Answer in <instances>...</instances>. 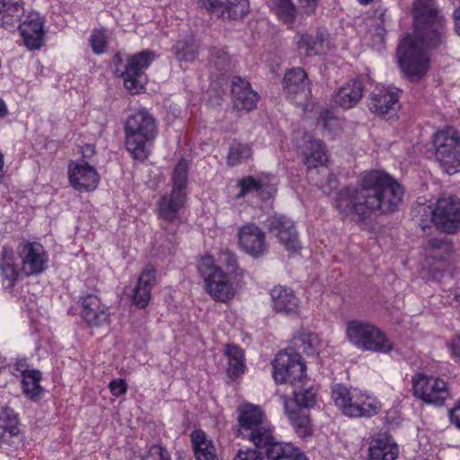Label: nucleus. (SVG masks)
Masks as SVG:
<instances>
[{
  "label": "nucleus",
  "mask_w": 460,
  "mask_h": 460,
  "mask_svg": "<svg viewBox=\"0 0 460 460\" xmlns=\"http://www.w3.org/2000/svg\"><path fill=\"white\" fill-rule=\"evenodd\" d=\"M414 35H406L397 49L402 72L411 80H420L429 70L428 50L447 43V28L435 0H415L412 8Z\"/></svg>",
  "instance_id": "obj_1"
},
{
  "label": "nucleus",
  "mask_w": 460,
  "mask_h": 460,
  "mask_svg": "<svg viewBox=\"0 0 460 460\" xmlns=\"http://www.w3.org/2000/svg\"><path fill=\"white\" fill-rule=\"evenodd\" d=\"M402 187L382 171L366 172L358 186L342 188L335 203L340 213L363 221L372 213L387 214L395 211L402 202Z\"/></svg>",
  "instance_id": "obj_2"
},
{
  "label": "nucleus",
  "mask_w": 460,
  "mask_h": 460,
  "mask_svg": "<svg viewBox=\"0 0 460 460\" xmlns=\"http://www.w3.org/2000/svg\"><path fill=\"white\" fill-rule=\"evenodd\" d=\"M126 148L132 158L140 162L149 155V145L156 136L155 119L145 110L131 115L125 125Z\"/></svg>",
  "instance_id": "obj_3"
},
{
  "label": "nucleus",
  "mask_w": 460,
  "mask_h": 460,
  "mask_svg": "<svg viewBox=\"0 0 460 460\" xmlns=\"http://www.w3.org/2000/svg\"><path fill=\"white\" fill-rule=\"evenodd\" d=\"M346 336L357 349L376 353H389L393 342L376 326L363 321L353 320L347 323Z\"/></svg>",
  "instance_id": "obj_4"
},
{
  "label": "nucleus",
  "mask_w": 460,
  "mask_h": 460,
  "mask_svg": "<svg viewBox=\"0 0 460 460\" xmlns=\"http://www.w3.org/2000/svg\"><path fill=\"white\" fill-rule=\"evenodd\" d=\"M238 422V435L252 442L257 448L273 437L272 427L259 406L246 404L240 407Z\"/></svg>",
  "instance_id": "obj_5"
},
{
  "label": "nucleus",
  "mask_w": 460,
  "mask_h": 460,
  "mask_svg": "<svg viewBox=\"0 0 460 460\" xmlns=\"http://www.w3.org/2000/svg\"><path fill=\"white\" fill-rule=\"evenodd\" d=\"M188 182V163L181 159L172 173V190L170 194L164 195L158 201V216L163 220L172 223L177 213L185 204V188Z\"/></svg>",
  "instance_id": "obj_6"
},
{
  "label": "nucleus",
  "mask_w": 460,
  "mask_h": 460,
  "mask_svg": "<svg viewBox=\"0 0 460 460\" xmlns=\"http://www.w3.org/2000/svg\"><path fill=\"white\" fill-rule=\"evenodd\" d=\"M436 160L445 172L453 174L460 166V136L451 127L438 131L433 137Z\"/></svg>",
  "instance_id": "obj_7"
},
{
  "label": "nucleus",
  "mask_w": 460,
  "mask_h": 460,
  "mask_svg": "<svg viewBox=\"0 0 460 460\" xmlns=\"http://www.w3.org/2000/svg\"><path fill=\"white\" fill-rule=\"evenodd\" d=\"M305 368L300 354L289 348L276 355L272 363L273 378L278 384L288 383L296 386L305 379Z\"/></svg>",
  "instance_id": "obj_8"
},
{
  "label": "nucleus",
  "mask_w": 460,
  "mask_h": 460,
  "mask_svg": "<svg viewBox=\"0 0 460 460\" xmlns=\"http://www.w3.org/2000/svg\"><path fill=\"white\" fill-rule=\"evenodd\" d=\"M413 395L427 404L443 406L450 396L445 380L435 376L418 373L411 378Z\"/></svg>",
  "instance_id": "obj_9"
},
{
  "label": "nucleus",
  "mask_w": 460,
  "mask_h": 460,
  "mask_svg": "<svg viewBox=\"0 0 460 460\" xmlns=\"http://www.w3.org/2000/svg\"><path fill=\"white\" fill-rule=\"evenodd\" d=\"M198 269L204 279L208 292L214 299L226 302L234 296L233 285L228 276L214 264L211 257L202 258Z\"/></svg>",
  "instance_id": "obj_10"
},
{
  "label": "nucleus",
  "mask_w": 460,
  "mask_h": 460,
  "mask_svg": "<svg viewBox=\"0 0 460 460\" xmlns=\"http://www.w3.org/2000/svg\"><path fill=\"white\" fill-rule=\"evenodd\" d=\"M155 58L154 51L143 50L128 59L125 70L121 72V77L125 87L130 93H137L143 88L144 72Z\"/></svg>",
  "instance_id": "obj_11"
},
{
  "label": "nucleus",
  "mask_w": 460,
  "mask_h": 460,
  "mask_svg": "<svg viewBox=\"0 0 460 460\" xmlns=\"http://www.w3.org/2000/svg\"><path fill=\"white\" fill-rule=\"evenodd\" d=\"M332 397L342 413L349 417H370L377 412L376 406L359 399L356 400L355 395L341 385L333 386Z\"/></svg>",
  "instance_id": "obj_12"
},
{
  "label": "nucleus",
  "mask_w": 460,
  "mask_h": 460,
  "mask_svg": "<svg viewBox=\"0 0 460 460\" xmlns=\"http://www.w3.org/2000/svg\"><path fill=\"white\" fill-rule=\"evenodd\" d=\"M435 226L446 234L460 229V201L453 197L440 198L435 204Z\"/></svg>",
  "instance_id": "obj_13"
},
{
  "label": "nucleus",
  "mask_w": 460,
  "mask_h": 460,
  "mask_svg": "<svg viewBox=\"0 0 460 460\" xmlns=\"http://www.w3.org/2000/svg\"><path fill=\"white\" fill-rule=\"evenodd\" d=\"M265 226L276 235L288 251L296 252L299 250L300 243L297 233L294 222L288 217L283 215H274L267 218Z\"/></svg>",
  "instance_id": "obj_14"
},
{
  "label": "nucleus",
  "mask_w": 460,
  "mask_h": 460,
  "mask_svg": "<svg viewBox=\"0 0 460 460\" xmlns=\"http://www.w3.org/2000/svg\"><path fill=\"white\" fill-rule=\"evenodd\" d=\"M18 254L22 260L21 270L26 275L41 273L47 263L43 246L39 243H22L18 246Z\"/></svg>",
  "instance_id": "obj_15"
},
{
  "label": "nucleus",
  "mask_w": 460,
  "mask_h": 460,
  "mask_svg": "<svg viewBox=\"0 0 460 460\" xmlns=\"http://www.w3.org/2000/svg\"><path fill=\"white\" fill-rule=\"evenodd\" d=\"M68 178L73 188L80 192L93 191L99 183L98 172L84 161L69 164Z\"/></svg>",
  "instance_id": "obj_16"
},
{
  "label": "nucleus",
  "mask_w": 460,
  "mask_h": 460,
  "mask_svg": "<svg viewBox=\"0 0 460 460\" xmlns=\"http://www.w3.org/2000/svg\"><path fill=\"white\" fill-rule=\"evenodd\" d=\"M201 7L224 19L238 20L249 12L248 0H199Z\"/></svg>",
  "instance_id": "obj_17"
},
{
  "label": "nucleus",
  "mask_w": 460,
  "mask_h": 460,
  "mask_svg": "<svg viewBox=\"0 0 460 460\" xmlns=\"http://www.w3.org/2000/svg\"><path fill=\"white\" fill-rule=\"evenodd\" d=\"M80 314L90 327L108 326L110 314L108 308L102 304L101 299L95 294H87L80 299Z\"/></svg>",
  "instance_id": "obj_18"
},
{
  "label": "nucleus",
  "mask_w": 460,
  "mask_h": 460,
  "mask_svg": "<svg viewBox=\"0 0 460 460\" xmlns=\"http://www.w3.org/2000/svg\"><path fill=\"white\" fill-rule=\"evenodd\" d=\"M238 239L242 249L252 257H261L267 252L265 234L255 224H247L240 227Z\"/></svg>",
  "instance_id": "obj_19"
},
{
  "label": "nucleus",
  "mask_w": 460,
  "mask_h": 460,
  "mask_svg": "<svg viewBox=\"0 0 460 460\" xmlns=\"http://www.w3.org/2000/svg\"><path fill=\"white\" fill-rule=\"evenodd\" d=\"M258 449L264 453L267 460H307L299 447L291 443L279 442L274 436Z\"/></svg>",
  "instance_id": "obj_20"
},
{
  "label": "nucleus",
  "mask_w": 460,
  "mask_h": 460,
  "mask_svg": "<svg viewBox=\"0 0 460 460\" xmlns=\"http://www.w3.org/2000/svg\"><path fill=\"white\" fill-rule=\"evenodd\" d=\"M43 24L44 21L39 13H30L26 20L20 24V21L14 26L18 25L24 45L27 49H40L43 44Z\"/></svg>",
  "instance_id": "obj_21"
},
{
  "label": "nucleus",
  "mask_w": 460,
  "mask_h": 460,
  "mask_svg": "<svg viewBox=\"0 0 460 460\" xmlns=\"http://www.w3.org/2000/svg\"><path fill=\"white\" fill-rule=\"evenodd\" d=\"M232 99L234 109L250 111L256 107L258 94L251 89L248 81L235 76L232 79Z\"/></svg>",
  "instance_id": "obj_22"
},
{
  "label": "nucleus",
  "mask_w": 460,
  "mask_h": 460,
  "mask_svg": "<svg viewBox=\"0 0 460 460\" xmlns=\"http://www.w3.org/2000/svg\"><path fill=\"white\" fill-rule=\"evenodd\" d=\"M156 275L157 271L152 265H146L142 270L132 296V302L137 307L145 308L148 305L152 288L157 283Z\"/></svg>",
  "instance_id": "obj_23"
},
{
  "label": "nucleus",
  "mask_w": 460,
  "mask_h": 460,
  "mask_svg": "<svg viewBox=\"0 0 460 460\" xmlns=\"http://www.w3.org/2000/svg\"><path fill=\"white\" fill-rule=\"evenodd\" d=\"M283 90L291 100L296 95L306 98L309 92V80L305 71L301 67L288 70L283 79Z\"/></svg>",
  "instance_id": "obj_24"
},
{
  "label": "nucleus",
  "mask_w": 460,
  "mask_h": 460,
  "mask_svg": "<svg viewBox=\"0 0 460 460\" xmlns=\"http://www.w3.org/2000/svg\"><path fill=\"white\" fill-rule=\"evenodd\" d=\"M280 398L285 407V412L296 435L302 438L310 437L313 428L308 412L302 409L293 408L287 396L282 395Z\"/></svg>",
  "instance_id": "obj_25"
},
{
  "label": "nucleus",
  "mask_w": 460,
  "mask_h": 460,
  "mask_svg": "<svg viewBox=\"0 0 460 460\" xmlns=\"http://www.w3.org/2000/svg\"><path fill=\"white\" fill-rule=\"evenodd\" d=\"M364 89L362 81L358 79L348 81L335 93L333 102L344 110L353 108L361 100Z\"/></svg>",
  "instance_id": "obj_26"
},
{
  "label": "nucleus",
  "mask_w": 460,
  "mask_h": 460,
  "mask_svg": "<svg viewBox=\"0 0 460 460\" xmlns=\"http://www.w3.org/2000/svg\"><path fill=\"white\" fill-rule=\"evenodd\" d=\"M368 108L379 115L396 111L399 108L398 94L389 89H379L370 94Z\"/></svg>",
  "instance_id": "obj_27"
},
{
  "label": "nucleus",
  "mask_w": 460,
  "mask_h": 460,
  "mask_svg": "<svg viewBox=\"0 0 460 460\" xmlns=\"http://www.w3.org/2000/svg\"><path fill=\"white\" fill-rule=\"evenodd\" d=\"M273 309L286 314L295 313L298 308V299L293 290L283 286H277L270 291Z\"/></svg>",
  "instance_id": "obj_28"
},
{
  "label": "nucleus",
  "mask_w": 460,
  "mask_h": 460,
  "mask_svg": "<svg viewBox=\"0 0 460 460\" xmlns=\"http://www.w3.org/2000/svg\"><path fill=\"white\" fill-rule=\"evenodd\" d=\"M305 144L303 148L305 164L308 168H316L323 165L327 161V155L323 141L306 135L305 136Z\"/></svg>",
  "instance_id": "obj_29"
},
{
  "label": "nucleus",
  "mask_w": 460,
  "mask_h": 460,
  "mask_svg": "<svg viewBox=\"0 0 460 460\" xmlns=\"http://www.w3.org/2000/svg\"><path fill=\"white\" fill-rule=\"evenodd\" d=\"M398 447L390 437L374 439L368 448V460H395Z\"/></svg>",
  "instance_id": "obj_30"
},
{
  "label": "nucleus",
  "mask_w": 460,
  "mask_h": 460,
  "mask_svg": "<svg viewBox=\"0 0 460 460\" xmlns=\"http://www.w3.org/2000/svg\"><path fill=\"white\" fill-rule=\"evenodd\" d=\"M424 249L429 257L438 261L450 260L455 253L453 242L445 236L432 237L429 239Z\"/></svg>",
  "instance_id": "obj_31"
},
{
  "label": "nucleus",
  "mask_w": 460,
  "mask_h": 460,
  "mask_svg": "<svg viewBox=\"0 0 460 460\" xmlns=\"http://www.w3.org/2000/svg\"><path fill=\"white\" fill-rule=\"evenodd\" d=\"M327 40L328 34L323 30L317 31L315 37L308 33H302L297 42V47L305 49L308 57L321 55L328 48Z\"/></svg>",
  "instance_id": "obj_32"
},
{
  "label": "nucleus",
  "mask_w": 460,
  "mask_h": 460,
  "mask_svg": "<svg viewBox=\"0 0 460 460\" xmlns=\"http://www.w3.org/2000/svg\"><path fill=\"white\" fill-rule=\"evenodd\" d=\"M190 438L197 460H217L216 448L212 440L207 438L205 432L200 429L194 430Z\"/></svg>",
  "instance_id": "obj_33"
},
{
  "label": "nucleus",
  "mask_w": 460,
  "mask_h": 460,
  "mask_svg": "<svg viewBox=\"0 0 460 460\" xmlns=\"http://www.w3.org/2000/svg\"><path fill=\"white\" fill-rule=\"evenodd\" d=\"M24 13L20 0H0V25L4 28H13Z\"/></svg>",
  "instance_id": "obj_34"
},
{
  "label": "nucleus",
  "mask_w": 460,
  "mask_h": 460,
  "mask_svg": "<svg viewBox=\"0 0 460 460\" xmlns=\"http://www.w3.org/2000/svg\"><path fill=\"white\" fill-rule=\"evenodd\" d=\"M307 382L308 380L305 376L303 383L293 386V399H288L293 408L305 411V409H309L315 404L316 390L312 385L306 386Z\"/></svg>",
  "instance_id": "obj_35"
},
{
  "label": "nucleus",
  "mask_w": 460,
  "mask_h": 460,
  "mask_svg": "<svg viewBox=\"0 0 460 460\" xmlns=\"http://www.w3.org/2000/svg\"><path fill=\"white\" fill-rule=\"evenodd\" d=\"M225 353L228 358L227 375L232 379L239 377L245 371L243 350L237 345L229 344Z\"/></svg>",
  "instance_id": "obj_36"
},
{
  "label": "nucleus",
  "mask_w": 460,
  "mask_h": 460,
  "mask_svg": "<svg viewBox=\"0 0 460 460\" xmlns=\"http://www.w3.org/2000/svg\"><path fill=\"white\" fill-rule=\"evenodd\" d=\"M0 271L3 277V284L8 288H12L18 279L19 271L14 265L13 251L5 247L2 251Z\"/></svg>",
  "instance_id": "obj_37"
},
{
  "label": "nucleus",
  "mask_w": 460,
  "mask_h": 460,
  "mask_svg": "<svg viewBox=\"0 0 460 460\" xmlns=\"http://www.w3.org/2000/svg\"><path fill=\"white\" fill-rule=\"evenodd\" d=\"M199 43L192 36L179 40L173 47L176 58L180 61H193L199 54Z\"/></svg>",
  "instance_id": "obj_38"
},
{
  "label": "nucleus",
  "mask_w": 460,
  "mask_h": 460,
  "mask_svg": "<svg viewBox=\"0 0 460 460\" xmlns=\"http://www.w3.org/2000/svg\"><path fill=\"white\" fill-rule=\"evenodd\" d=\"M270 8L283 22L292 26L298 11L292 0H270Z\"/></svg>",
  "instance_id": "obj_39"
},
{
  "label": "nucleus",
  "mask_w": 460,
  "mask_h": 460,
  "mask_svg": "<svg viewBox=\"0 0 460 460\" xmlns=\"http://www.w3.org/2000/svg\"><path fill=\"white\" fill-rule=\"evenodd\" d=\"M252 154L251 145L234 139L229 145L226 164L228 166H236L252 158Z\"/></svg>",
  "instance_id": "obj_40"
},
{
  "label": "nucleus",
  "mask_w": 460,
  "mask_h": 460,
  "mask_svg": "<svg viewBox=\"0 0 460 460\" xmlns=\"http://www.w3.org/2000/svg\"><path fill=\"white\" fill-rule=\"evenodd\" d=\"M411 215L415 223L422 230L429 227L431 224L435 225V207L418 204L412 208Z\"/></svg>",
  "instance_id": "obj_41"
},
{
  "label": "nucleus",
  "mask_w": 460,
  "mask_h": 460,
  "mask_svg": "<svg viewBox=\"0 0 460 460\" xmlns=\"http://www.w3.org/2000/svg\"><path fill=\"white\" fill-rule=\"evenodd\" d=\"M22 385L23 393L32 400H35L42 391L40 385L41 373L39 370L32 369L22 376Z\"/></svg>",
  "instance_id": "obj_42"
},
{
  "label": "nucleus",
  "mask_w": 460,
  "mask_h": 460,
  "mask_svg": "<svg viewBox=\"0 0 460 460\" xmlns=\"http://www.w3.org/2000/svg\"><path fill=\"white\" fill-rule=\"evenodd\" d=\"M0 430L8 431L11 435L14 436L19 433L18 419L14 411L4 407L0 411Z\"/></svg>",
  "instance_id": "obj_43"
},
{
  "label": "nucleus",
  "mask_w": 460,
  "mask_h": 460,
  "mask_svg": "<svg viewBox=\"0 0 460 460\" xmlns=\"http://www.w3.org/2000/svg\"><path fill=\"white\" fill-rule=\"evenodd\" d=\"M296 346L302 352L307 355H314L318 353V338L314 334L303 335L297 340Z\"/></svg>",
  "instance_id": "obj_44"
},
{
  "label": "nucleus",
  "mask_w": 460,
  "mask_h": 460,
  "mask_svg": "<svg viewBox=\"0 0 460 460\" xmlns=\"http://www.w3.org/2000/svg\"><path fill=\"white\" fill-rule=\"evenodd\" d=\"M90 45L95 54H102L107 48V36L104 30H94L90 37Z\"/></svg>",
  "instance_id": "obj_45"
},
{
  "label": "nucleus",
  "mask_w": 460,
  "mask_h": 460,
  "mask_svg": "<svg viewBox=\"0 0 460 460\" xmlns=\"http://www.w3.org/2000/svg\"><path fill=\"white\" fill-rule=\"evenodd\" d=\"M141 460H171V455L166 447L160 444H154L142 456Z\"/></svg>",
  "instance_id": "obj_46"
},
{
  "label": "nucleus",
  "mask_w": 460,
  "mask_h": 460,
  "mask_svg": "<svg viewBox=\"0 0 460 460\" xmlns=\"http://www.w3.org/2000/svg\"><path fill=\"white\" fill-rule=\"evenodd\" d=\"M210 58L219 71L227 69L229 66V57L223 49L212 48L210 50Z\"/></svg>",
  "instance_id": "obj_47"
},
{
  "label": "nucleus",
  "mask_w": 460,
  "mask_h": 460,
  "mask_svg": "<svg viewBox=\"0 0 460 460\" xmlns=\"http://www.w3.org/2000/svg\"><path fill=\"white\" fill-rule=\"evenodd\" d=\"M218 261L226 267V276L234 273L237 269V260L235 255L228 250L222 251L218 256Z\"/></svg>",
  "instance_id": "obj_48"
},
{
  "label": "nucleus",
  "mask_w": 460,
  "mask_h": 460,
  "mask_svg": "<svg viewBox=\"0 0 460 460\" xmlns=\"http://www.w3.org/2000/svg\"><path fill=\"white\" fill-rule=\"evenodd\" d=\"M239 187L241 188L240 193L238 194V197L240 198L243 197L248 192H258L261 189L262 185L261 181L256 180L252 176H248L239 182Z\"/></svg>",
  "instance_id": "obj_49"
},
{
  "label": "nucleus",
  "mask_w": 460,
  "mask_h": 460,
  "mask_svg": "<svg viewBox=\"0 0 460 460\" xmlns=\"http://www.w3.org/2000/svg\"><path fill=\"white\" fill-rule=\"evenodd\" d=\"M263 455L264 453L256 447L255 448L240 449L234 460H263Z\"/></svg>",
  "instance_id": "obj_50"
},
{
  "label": "nucleus",
  "mask_w": 460,
  "mask_h": 460,
  "mask_svg": "<svg viewBox=\"0 0 460 460\" xmlns=\"http://www.w3.org/2000/svg\"><path fill=\"white\" fill-rule=\"evenodd\" d=\"M320 0H297L300 13L303 15H313Z\"/></svg>",
  "instance_id": "obj_51"
},
{
  "label": "nucleus",
  "mask_w": 460,
  "mask_h": 460,
  "mask_svg": "<svg viewBox=\"0 0 460 460\" xmlns=\"http://www.w3.org/2000/svg\"><path fill=\"white\" fill-rule=\"evenodd\" d=\"M109 388L114 396H120L126 394L128 385L124 379L119 378L112 380L109 384Z\"/></svg>",
  "instance_id": "obj_52"
},
{
  "label": "nucleus",
  "mask_w": 460,
  "mask_h": 460,
  "mask_svg": "<svg viewBox=\"0 0 460 460\" xmlns=\"http://www.w3.org/2000/svg\"><path fill=\"white\" fill-rule=\"evenodd\" d=\"M450 421L457 428L460 429V400L456 403L454 408L449 410Z\"/></svg>",
  "instance_id": "obj_53"
},
{
  "label": "nucleus",
  "mask_w": 460,
  "mask_h": 460,
  "mask_svg": "<svg viewBox=\"0 0 460 460\" xmlns=\"http://www.w3.org/2000/svg\"><path fill=\"white\" fill-rule=\"evenodd\" d=\"M28 365L26 362V359H20L16 362L14 370L19 372L22 376H24V374L29 373L31 370L27 368Z\"/></svg>",
  "instance_id": "obj_54"
},
{
  "label": "nucleus",
  "mask_w": 460,
  "mask_h": 460,
  "mask_svg": "<svg viewBox=\"0 0 460 460\" xmlns=\"http://www.w3.org/2000/svg\"><path fill=\"white\" fill-rule=\"evenodd\" d=\"M455 29L456 32L460 36V7L454 12Z\"/></svg>",
  "instance_id": "obj_55"
},
{
  "label": "nucleus",
  "mask_w": 460,
  "mask_h": 460,
  "mask_svg": "<svg viewBox=\"0 0 460 460\" xmlns=\"http://www.w3.org/2000/svg\"><path fill=\"white\" fill-rule=\"evenodd\" d=\"M94 152H95L94 146L92 145H85L82 148V155L84 157H90L94 154Z\"/></svg>",
  "instance_id": "obj_56"
},
{
  "label": "nucleus",
  "mask_w": 460,
  "mask_h": 460,
  "mask_svg": "<svg viewBox=\"0 0 460 460\" xmlns=\"http://www.w3.org/2000/svg\"><path fill=\"white\" fill-rule=\"evenodd\" d=\"M376 16H377V18L384 22L385 21V10L382 9V8H378L376 10Z\"/></svg>",
  "instance_id": "obj_57"
},
{
  "label": "nucleus",
  "mask_w": 460,
  "mask_h": 460,
  "mask_svg": "<svg viewBox=\"0 0 460 460\" xmlns=\"http://www.w3.org/2000/svg\"><path fill=\"white\" fill-rule=\"evenodd\" d=\"M7 114V108L4 102L0 100V118L4 117Z\"/></svg>",
  "instance_id": "obj_58"
},
{
  "label": "nucleus",
  "mask_w": 460,
  "mask_h": 460,
  "mask_svg": "<svg viewBox=\"0 0 460 460\" xmlns=\"http://www.w3.org/2000/svg\"><path fill=\"white\" fill-rule=\"evenodd\" d=\"M3 166H4L3 155L0 153V179L3 176Z\"/></svg>",
  "instance_id": "obj_59"
},
{
  "label": "nucleus",
  "mask_w": 460,
  "mask_h": 460,
  "mask_svg": "<svg viewBox=\"0 0 460 460\" xmlns=\"http://www.w3.org/2000/svg\"><path fill=\"white\" fill-rule=\"evenodd\" d=\"M453 296H454V299L456 302H460V293H458L456 289L453 291Z\"/></svg>",
  "instance_id": "obj_60"
},
{
  "label": "nucleus",
  "mask_w": 460,
  "mask_h": 460,
  "mask_svg": "<svg viewBox=\"0 0 460 460\" xmlns=\"http://www.w3.org/2000/svg\"><path fill=\"white\" fill-rule=\"evenodd\" d=\"M114 63L115 65L117 66V64H120L121 63V57L119 54H116L114 56Z\"/></svg>",
  "instance_id": "obj_61"
},
{
  "label": "nucleus",
  "mask_w": 460,
  "mask_h": 460,
  "mask_svg": "<svg viewBox=\"0 0 460 460\" xmlns=\"http://www.w3.org/2000/svg\"><path fill=\"white\" fill-rule=\"evenodd\" d=\"M333 179H334L333 174L332 173H329L328 181H327L329 185L332 186L333 184Z\"/></svg>",
  "instance_id": "obj_62"
},
{
  "label": "nucleus",
  "mask_w": 460,
  "mask_h": 460,
  "mask_svg": "<svg viewBox=\"0 0 460 460\" xmlns=\"http://www.w3.org/2000/svg\"><path fill=\"white\" fill-rule=\"evenodd\" d=\"M371 1H372V0H359V2H360L361 4H368V3H369V2H371Z\"/></svg>",
  "instance_id": "obj_63"
},
{
  "label": "nucleus",
  "mask_w": 460,
  "mask_h": 460,
  "mask_svg": "<svg viewBox=\"0 0 460 460\" xmlns=\"http://www.w3.org/2000/svg\"><path fill=\"white\" fill-rule=\"evenodd\" d=\"M163 228L164 229L165 232H168V233H172V231H170L167 227L165 226H163Z\"/></svg>",
  "instance_id": "obj_64"
}]
</instances>
